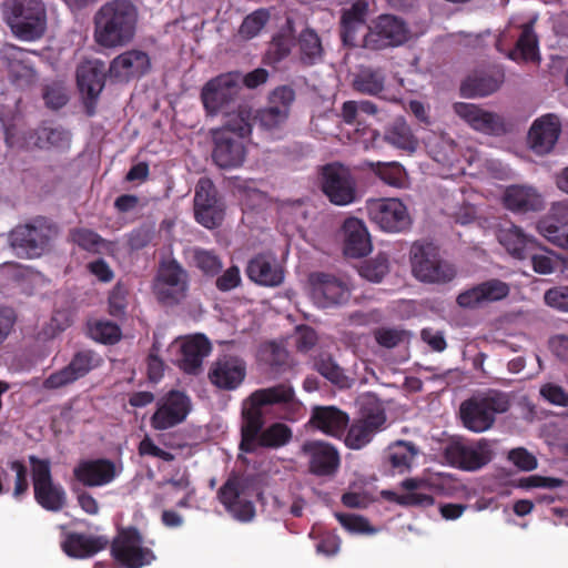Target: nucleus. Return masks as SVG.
I'll use <instances>...</instances> for the list:
<instances>
[{
	"mask_svg": "<svg viewBox=\"0 0 568 568\" xmlns=\"http://www.w3.org/2000/svg\"><path fill=\"white\" fill-rule=\"evenodd\" d=\"M95 42L106 49L130 43L136 30L138 10L129 0H112L99 8L93 17Z\"/></svg>",
	"mask_w": 568,
	"mask_h": 568,
	"instance_id": "nucleus-1",
	"label": "nucleus"
},
{
	"mask_svg": "<svg viewBox=\"0 0 568 568\" xmlns=\"http://www.w3.org/2000/svg\"><path fill=\"white\" fill-rule=\"evenodd\" d=\"M246 106L237 108L236 113H227L222 126L213 129L212 160L222 170L240 168L246 156L245 139L251 134Z\"/></svg>",
	"mask_w": 568,
	"mask_h": 568,
	"instance_id": "nucleus-2",
	"label": "nucleus"
},
{
	"mask_svg": "<svg viewBox=\"0 0 568 568\" xmlns=\"http://www.w3.org/2000/svg\"><path fill=\"white\" fill-rule=\"evenodd\" d=\"M3 20L22 41H37L47 30V10L42 0H4Z\"/></svg>",
	"mask_w": 568,
	"mask_h": 568,
	"instance_id": "nucleus-3",
	"label": "nucleus"
},
{
	"mask_svg": "<svg viewBox=\"0 0 568 568\" xmlns=\"http://www.w3.org/2000/svg\"><path fill=\"white\" fill-rule=\"evenodd\" d=\"M59 227L43 216L19 224L8 235L10 247L18 257L36 258L50 250L51 242L58 236Z\"/></svg>",
	"mask_w": 568,
	"mask_h": 568,
	"instance_id": "nucleus-4",
	"label": "nucleus"
},
{
	"mask_svg": "<svg viewBox=\"0 0 568 568\" xmlns=\"http://www.w3.org/2000/svg\"><path fill=\"white\" fill-rule=\"evenodd\" d=\"M295 100V91L288 85L276 88L268 98L266 106L253 110L248 104L237 105L246 106L251 115L246 122L251 126H256L266 138H278L288 120L291 106Z\"/></svg>",
	"mask_w": 568,
	"mask_h": 568,
	"instance_id": "nucleus-5",
	"label": "nucleus"
},
{
	"mask_svg": "<svg viewBox=\"0 0 568 568\" xmlns=\"http://www.w3.org/2000/svg\"><path fill=\"white\" fill-rule=\"evenodd\" d=\"M264 413L242 416L240 450L252 454L257 448H280L293 437L292 429L284 423H273L265 429Z\"/></svg>",
	"mask_w": 568,
	"mask_h": 568,
	"instance_id": "nucleus-6",
	"label": "nucleus"
},
{
	"mask_svg": "<svg viewBox=\"0 0 568 568\" xmlns=\"http://www.w3.org/2000/svg\"><path fill=\"white\" fill-rule=\"evenodd\" d=\"M265 406H280L281 418L287 420L297 419L303 410V404L296 397L294 387L290 383H280L254 390L244 400L242 416H250L251 413H264L263 407Z\"/></svg>",
	"mask_w": 568,
	"mask_h": 568,
	"instance_id": "nucleus-7",
	"label": "nucleus"
},
{
	"mask_svg": "<svg viewBox=\"0 0 568 568\" xmlns=\"http://www.w3.org/2000/svg\"><path fill=\"white\" fill-rule=\"evenodd\" d=\"M412 272L424 283L445 284L456 276L455 267L443 260L433 243H413L410 251Z\"/></svg>",
	"mask_w": 568,
	"mask_h": 568,
	"instance_id": "nucleus-8",
	"label": "nucleus"
},
{
	"mask_svg": "<svg viewBox=\"0 0 568 568\" xmlns=\"http://www.w3.org/2000/svg\"><path fill=\"white\" fill-rule=\"evenodd\" d=\"M510 403L507 395L493 393L484 397H471L462 403L459 414L464 426L475 433L489 429L496 414L509 409Z\"/></svg>",
	"mask_w": 568,
	"mask_h": 568,
	"instance_id": "nucleus-9",
	"label": "nucleus"
},
{
	"mask_svg": "<svg viewBox=\"0 0 568 568\" xmlns=\"http://www.w3.org/2000/svg\"><path fill=\"white\" fill-rule=\"evenodd\" d=\"M36 501L48 511H60L67 504L64 488L53 481L51 463L34 455L29 456Z\"/></svg>",
	"mask_w": 568,
	"mask_h": 568,
	"instance_id": "nucleus-10",
	"label": "nucleus"
},
{
	"mask_svg": "<svg viewBox=\"0 0 568 568\" xmlns=\"http://www.w3.org/2000/svg\"><path fill=\"white\" fill-rule=\"evenodd\" d=\"M111 556L125 568H142L155 560L154 552L143 546V537L134 526L123 527L110 544Z\"/></svg>",
	"mask_w": 568,
	"mask_h": 568,
	"instance_id": "nucleus-11",
	"label": "nucleus"
},
{
	"mask_svg": "<svg viewBox=\"0 0 568 568\" xmlns=\"http://www.w3.org/2000/svg\"><path fill=\"white\" fill-rule=\"evenodd\" d=\"M242 91V79L240 73L221 74L210 80L202 89L201 99L209 114L236 113L237 109L230 111Z\"/></svg>",
	"mask_w": 568,
	"mask_h": 568,
	"instance_id": "nucleus-12",
	"label": "nucleus"
},
{
	"mask_svg": "<svg viewBox=\"0 0 568 568\" xmlns=\"http://www.w3.org/2000/svg\"><path fill=\"white\" fill-rule=\"evenodd\" d=\"M189 273L174 258L162 260L154 278L153 292L159 302L176 305L186 297Z\"/></svg>",
	"mask_w": 568,
	"mask_h": 568,
	"instance_id": "nucleus-13",
	"label": "nucleus"
},
{
	"mask_svg": "<svg viewBox=\"0 0 568 568\" xmlns=\"http://www.w3.org/2000/svg\"><path fill=\"white\" fill-rule=\"evenodd\" d=\"M444 457L450 466L471 471L487 465L493 453L489 442L485 438L475 442L454 439L446 444Z\"/></svg>",
	"mask_w": 568,
	"mask_h": 568,
	"instance_id": "nucleus-14",
	"label": "nucleus"
},
{
	"mask_svg": "<svg viewBox=\"0 0 568 568\" xmlns=\"http://www.w3.org/2000/svg\"><path fill=\"white\" fill-rule=\"evenodd\" d=\"M248 479L231 475L217 490V499L232 517L248 523L255 517V506L247 495Z\"/></svg>",
	"mask_w": 568,
	"mask_h": 568,
	"instance_id": "nucleus-15",
	"label": "nucleus"
},
{
	"mask_svg": "<svg viewBox=\"0 0 568 568\" xmlns=\"http://www.w3.org/2000/svg\"><path fill=\"white\" fill-rule=\"evenodd\" d=\"M369 219L383 231L399 233L409 229L412 219L398 199H371L366 202Z\"/></svg>",
	"mask_w": 568,
	"mask_h": 568,
	"instance_id": "nucleus-16",
	"label": "nucleus"
},
{
	"mask_svg": "<svg viewBox=\"0 0 568 568\" xmlns=\"http://www.w3.org/2000/svg\"><path fill=\"white\" fill-rule=\"evenodd\" d=\"M192 410L191 397L183 390L168 392L156 404L150 418L155 430H166L182 424Z\"/></svg>",
	"mask_w": 568,
	"mask_h": 568,
	"instance_id": "nucleus-17",
	"label": "nucleus"
},
{
	"mask_svg": "<svg viewBox=\"0 0 568 568\" xmlns=\"http://www.w3.org/2000/svg\"><path fill=\"white\" fill-rule=\"evenodd\" d=\"M406 23L394 16L383 14L368 28L363 38V47L371 50H382L388 47H397L408 39Z\"/></svg>",
	"mask_w": 568,
	"mask_h": 568,
	"instance_id": "nucleus-18",
	"label": "nucleus"
},
{
	"mask_svg": "<svg viewBox=\"0 0 568 568\" xmlns=\"http://www.w3.org/2000/svg\"><path fill=\"white\" fill-rule=\"evenodd\" d=\"M311 295L314 303L322 307L343 305L351 298V287L333 274L314 272L308 276Z\"/></svg>",
	"mask_w": 568,
	"mask_h": 568,
	"instance_id": "nucleus-19",
	"label": "nucleus"
},
{
	"mask_svg": "<svg viewBox=\"0 0 568 568\" xmlns=\"http://www.w3.org/2000/svg\"><path fill=\"white\" fill-rule=\"evenodd\" d=\"M194 214L196 221L207 229L220 225L224 217V205L207 178H201L195 185Z\"/></svg>",
	"mask_w": 568,
	"mask_h": 568,
	"instance_id": "nucleus-20",
	"label": "nucleus"
},
{
	"mask_svg": "<svg viewBox=\"0 0 568 568\" xmlns=\"http://www.w3.org/2000/svg\"><path fill=\"white\" fill-rule=\"evenodd\" d=\"M322 191L335 205H346L355 199L351 172L338 163L327 164L322 170Z\"/></svg>",
	"mask_w": 568,
	"mask_h": 568,
	"instance_id": "nucleus-21",
	"label": "nucleus"
},
{
	"mask_svg": "<svg viewBox=\"0 0 568 568\" xmlns=\"http://www.w3.org/2000/svg\"><path fill=\"white\" fill-rule=\"evenodd\" d=\"M361 418H357V450L372 442L373 437L384 428L386 414L381 400L371 394L357 399Z\"/></svg>",
	"mask_w": 568,
	"mask_h": 568,
	"instance_id": "nucleus-22",
	"label": "nucleus"
},
{
	"mask_svg": "<svg viewBox=\"0 0 568 568\" xmlns=\"http://www.w3.org/2000/svg\"><path fill=\"white\" fill-rule=\"evenodd\" d=\"M151 70V58L142 50L132 49L116 55L109 65L108 74L119 83H128Z\"/></svg>",
	"mask_w": 568,
	"mask_h": 568,
	"instance_id": "nucleus-23",
	"label": "nucleus"
},
{
	"mask_svg": "<svg viewBox=\"0 0 568 568\" xmlns=\"http://www.w3.org/2000/svg\"><path fill=\"white\" fill-rule=\"evenodd\" d=\"M72 142V132L61 124L42 122L26 131V144L43 151L67 152Z\"/></svg>",
	"mask_w": 568,
	"mask_h": 568,
	"instance_id": "nucleus-24",
	"label": "nucleus"
},
{
	"mask_svg": "<svg viewBox=\"0 0 568 568\" xmlns=\"http://www.w3.org/2000/svg\"><path fill=\"white\" fill-rule=\"evenodd\" d=\"M246 377V365L240 357H217L207 372L209 382L220 390H235Z\"/></svg>",
	"mask_w": 568,
	"mask_h": 568,
	"instance_id": "nucleus-25",
	"label": "nucleus"
},
{
	"mask_svg": "<svg viewBox=\"0 0 568 568\" xmlns=\"http://www.w3.org/2000/svg\"><path fill=\"white\" fill-rule=\"evenodd\" d=\"M453 110L476 131L491 135H503L508 131L501 115L483 110L475 104L456 102L453 105Z\"/></svg>",
	"mask_w": 568,
	"mask_h": 568,
	"instance_id": "nucleus-26",
	"label": "nucleus"
},
{
	"mask_svg": "<svg viewBox=\"0 0 568 568\" xmlns=\"http://www.w3.org/2000/svg\"><path fill=\"white\" fill-rule=\"evenodd\" d=\"M115 463L109 458L82 459L73 468V477L84 487H102L118 476Z\"/></svg>",
	"mask_w": 568,
	"mask_h": 568,
	"instance_id": "nucleus-27",
	"label": "nucleus"
},
{
	"mask_svg": "<svg viewBox=\"0 0 568 568\" xmlns=\"http://www.w3.org/2000/svg\"><path fill=\"white\" fill-rule=\"evenodd\" d=\"M308 459V471L317 477L335 475L339 466V455L334 446L321 440H308L302 446Z\"/></svg>",
	"mask_w": 568,
	"mask_h": 568,
	"instance_id": "nucleus-28",
	"label": "nucleus"
},
{
	"mask_svg": "<svg viewBox=\"0 0 568 568\" xmlns=\"http://www.w3.org/2000/svg\"><path fill=\"white\" fill-rule=\"evenodd\" d=\"M560 132L561 123L556 114L542 115L534 121L528 131V145L537 155L548 154L554 150Z\"/></svg>",
	"mask_w": 568,
	"mask_h": 568,
	"instance_id": "nucleus-29",
	"label": "nucleus"
},
{
	"mask_svg": "<svg viewBox=\"0 0 568 568\" xmlns=\"http://www.w3.org/2000/svg\"><path fill=\"white\" fill-rule=\"evenodd\" d=\"M509 291L507 283L498 278H491L462 292L456 302L463 308L473 310L485 303L504 300L508 296Z\"/></svg>",
	"mask_w": 568,
	"mask_h": 568,
	"instance_id": "nucleus-30",
	"label": "nucleus"
},
{
	"mask_svg": "<svg viewBox=\"0 0 568 568\" xmlns=\"http://www.w3.org/2000/svg\"><path fill=\"white\" fill-rule=\"evenodd\" d=\"M105 64L99 59L87 60L77 68V83L80 92L95 101L105 84Z\"/></svg>",
	"mask_w": 568,
	"mask_h": 568,
	"instance_id": "nucleus-31",
	"label": "nucleus"
},
{
	"mask_svg": "<svg viewBox=\"0 0 568 568\" xmlns=\"http://www.w3.org/2000/svg\"><path fill=\"white\" fill-rule=\"evenodd\" d=\"M251 281L262 286L275 287L283 283L284 272L272 254H258L246 266Z\"/></svg>",
	"mask_w": 568,
	"mask_h": 568,
	"instance_id": "nucleus-32",
	"label": "nucleus"
},
{
	"mask_svg": "<svg viewBox=\"0 0 568 568\" xmlns=\"http://www.w3.org/2000/svg\"><path fill=\"white\" fill-rule=\"evenodd\" d=\"M110 541L105 536L69 532L61 544L62 550L72 558L92 557L105 549Z\"/></svg>",
	"mask_w": 568,
	"mask_h": 568,
	"instance_id": "nucleus-33",
	"label": "nucleus"
},
{
	"mask_svg": "<svg viewBox=\"0 0 568 568\" xmlns=\"http://www.w3.org/2000/svg\"><path fill=\"white\" fill-rule=\"evenodd\" d=\"M310 423L331 436H342L348 424V416L335 406H315Z\"/></svg>",
	"mask_w": 568,
	"mask_h": 568,
	"instance_id": "nucleus-34",
	"label": "nucleus"
},
{
	"mask_svg": "<svg viewBox=\"0 0 568 568\" xmlns=\"http://www.w3.org/2000/svg\"><path fill=\"white\" fill-rule=\"evenodd\" d=\"M26 51L16 45H4L0 51L1 61L11 77L20 84H30L37 78L34 68L24 59Z\"/></svg>",
	"mask_w": 568,
	"mask_h": 568,
	"instance_id": "nucleus-35",
	"label": "nucleus"
},
{
	"mask_svg": "<svg viewBox=\"0 0 568 568\" xmlns=\"http://www.w3.org/2000/svg\"><path fill=\"white\" fill-rule=\"evenodd\" d=\"M497 239L508 253L519 260L527 258L529 251L536 248V241L511 223L498 229Z\"/></svg>",
	"mask_w": 568,
	"mask_h": 568,
	"instance_id": "nucleus-36",
	"label": "nucleus"
},
{
	"mask_svg": "<svg viewBox=\"0 0 568 568\" xmlns=\"http://www.w3.org/2000/svg\"><path fill=\"white\" fill-rule=\"evenodd\" d=\"M536 229L540 235L554 243L551 236H560L568 231V199L552 203L548 214L539 220Z\"/></svg>",
	"mask_w": 568,
	"mask_h": 568,
	"instance_id": "nucleus-37",
	"label": "nucleus"
},
{
	"mask_svg": "<svg viewBox=\"0 0 568 568\" xmlns=\"http://www.w3.org/2000/svg\"><path fill=\"white\" fill-rule=\"evenodd\" d=\"M91 358L92 357H73L71 363L63 367L62 369L52 373L49 377L43 381V388L45 389H57L87 375L91 368Z\"/></svg>",
	"mask_w": 568,
	"mask_h": 568,
	"instance_id": "nucleus-38",
	"label": "nucleus"
},
{
	"mask_svg": "<svg viewBox=\"0 0 568 568\" xmlns=\"http://www.w3.org/2000/svg\"><path fill=\"white\" fill-rule=\"evenodd\" d=\"M537 17H534L521 26V33L516 47L508 53L511 60L539 61L538 37L534 29Z\"/></svg>",
	"mask_w": 568,
	"mask_h": 568,
	"instance_id": "nucleus-39",
	"label": "nucleus"
},
{
	"mask_svg": "<svg viewBox=\"0 0 568 568\" xmlns=\"http://www.w3.org/2000/svg\"><path fill=\"white\" fill-rule=\"evenodd\" d=\"M384 141L390 145L414 153L418 146V140L413 134L410 126L404 118H396L384 132Z\"/></svg>",
	"mask_w": 568,
	"mask_h": 568,
	"instance_id": "nucleus-40",
	"label": "nucleus"
},
{
	"mask_svg": "<svg viewBox=\"0 0 568 568\" xmlns=\"http://www.w3.org/2000/svg\"><path fill=\"white\" fill-rule=\"evenodd\" d=\"M505 205L514 212L537 211L541 207V199L531 189L511 186L506 191Z\"/></svg>",
	"mask_w": 568,
	"mask_h": 568,
	"instance_id": "nucleus-41",
	"label": "nucleus"
},
{
	"mask_svg": "<svg viewBox=\"0 0 568 568\" xmlns=\"http://www.w3.org/2000/svg\"><path fill=\"white\" fill-rule=\"evenodd\" d=\"M169 352L180 355H209L211 342L201 333L176 337L169 346Z\"/></svg>",
	"mask_w": 568,
	"mask_h": 568,
	"instance_id": "nucleus-42",
	"label": "nucleus"
},
{
	"mask_svg": "<svg viewBox=\"0 0 568 568\" xmlns=\"http://www.w3.org/2000/svg\"><path fill=\"white\" fill-rule=\"evenodd\" d=\"M416 446L410 442L398 440L387 450V460L394 473L403 474L409 470L415 456Z\"/></svg>",
	"mask_w": 568,
	"mask_h": 568,
	"instance_id": "nucleus-43",
	"label": "nucleus"
},
{
	"mask_svg": "<svg viewBox=\"0 0 568 568\" xmlns=\"http://www.w3.org/2000/svg\"><path fill=\"white\" fill-rule=\"evenodd\" d=\"M500 82L488 74L468 77L460 85V93L465 98L486 97L499 89Z\"/></svg>",
	"mask_w": 568,
	"mask_h": 568,
	"instance_id": "nucleus-44",
	"label": "nucleus"
},
{
	"mask_svg": "<svg viewBox=\"0 0 568 568\" xmlns=\"http://www.w3.org/2000/svg\"><path fill=\"white\" fill-rule=\"evenodd\" d=\"M361 169H372L376 175L386 184L395 187H402L405 184L406 172L405 169L397 162H363Z\"/></svg>",
	"mask_w": 568,
	"mask_h": 568,
	"instance_id": "nucleus-45",
	"label": "nucleus"
},
{
	"mask_svg": "<svg viewBox=\"0 0 568 568\" xmlns=\"http://www.w3.org/2000/svg\"><path fill=\"white\" fill-rule=\"evenodd\" d=\"M359 112L365 113L367 115H372L373 119L378 114V108L377 105L369 101V100H357V135L361 133L362 135L369 134V138L362 139L361 142L363 143L365 149H369L373 146V142L379 138V132L377 129H369V126L373 124L364 123L359 119Z\"/></svg>",
	"mask_w": 568,
	"mask_h": 568,
	"instance_id": "nucleus-46",
	"label": "nucleus"
},
{
	"mask_svg": "<svg viewBox=\"0 0 568 568\" xmlns=\"http://www.w3.org/2000/svg\"><path fill=\"white\" fill-rule=\"evenodd\" d=\"M301 59L306 64H313L322 57V43L314 30L306 29L300 34L298 39Z\"/></svg>",
	"mask_w": 568,
	"mask_h": 568,
	"instance_id": "nucleus-47",
	"label": "nucleus"
},
{
	"mask_svg": "<svg viewBox=\"0 0 568 568\" xmlns=\"http://www.w3.org/2000/svg\"><path fill=\"white\" fill-rule=\"evenodd\" d=\"M192 261L194 265L206 276L217 275L223 263L221 258L213 252L200 247H194L191 251Z\"/></svg>",
	"mask_w": 568,
	"mask_h": 568,
	"instance_id": "nucleus-48",
	"label": "nucleus"
},
{
	"mask_svg": "<svg viewBox=\"0 0 568 568\" xmlns=\"http://www.w3.org/2000/svg\"><path fill=\"white\" fill-rule=\"evenodd\" d=\"M388 272L387 257L378 254L375 258L366 260L357 265V273L365 280L379 283Z\"/></svg>",
	"mask_w": 568,
	"mask_h": 568,
	"instance_id": "nucleus-49",
	"label": "nucleus"
},
{
	"mask_svg": "<svg viewBox=\"0 0 568 568\" xmlns=\"http://www.w3.org/2000/svg\"><path fill=\"white\" fill-rule=\"evenodd\" d=\"M384 88V75L379 70L361 67L357 71V91L376 94Z\"/></svg>",
	"mask_w": 568,
	"mask_h": 568,
	"instance_id": "nucleus-50",
	"label": "nucleus"
},
{
	"mask_svg": "<svg viewBox=\"0 0 568 568\" xmlns=\"http://www.w3.org/2000/svg\"><path fill=\"white\" fill-rule=\"evenodd\" d=\"M70 237L81 248L92 253H99L101 247L105 245V240L89 229H73L70 231Z\"/></svg>",
	"mask_w": 568,
	"mask_h": 568,
	"instance_id": "nucleus-51",
	"label": "nucleus"
},
{
	"mask_svg": "<svg viewBox=\"0 0 568 568\" xmlns=\"http://www.w3.org/2000/svg\"><path fill=\"white\" fill-rule=\"evenodd\" d=\"M336 240L342 243L343 255L347 260L355 258V217H347L336 233Z\"/></svg>",
	"mask_w": 568,
	"mask_h": 568,
	"instance_id": "nucleus-52",
	"label": "nucleus"
},
{
	"mask_svg": "<svg viewBox=\"0 0 568 568\" xmlns=\"http://www.w3.org/2000/svg\"><path fill=\"white\" fill-rule=\"evenodd\" d=\"M42 98L47 108L59 110L69 101L67 88L60 82H53L43 87Z\"/></svg>",
	"mask_w": 568,
	"mask_h": 568,
	"instance_id": "nucleus-53",
	"label": "nucleus"
},
{
	"mask_svg": "<svg viewBox=\"0 0 568 568\" xmlns=\"http://www.w3.org/2000/svg\"><path fill=\"white\" fill-rule=\"evenodd\" d=\"M268 13L265 10H256L248 14L242 22L239 33L244 39H252L258 34L268 20Z\"/></svg>",
	"mask_w": 568,
	"mask_h": 568,
	"instance_id": "nucleus-54",
	"label": "nucleus"
},
{
	"mask_svg": "<svg viewBox=\"0 0 568 568\" xmlns=\"http://www.w3.org/2000/svg\"><path fill=\"white\" fill-rule=\"evenodd\" d=\"M317 371L322 376L339 387L348 386V378L343 368L333 362V357L322 358L317 363Z\"/></svg>",
	"mask_w": 568,
	"mask_h": 568,
	"instance_id": "nucleus-55",
	"label": "nucleus"
},
{
	"mask_svg": "<svg viewBox=\"0 0 568 568\" xmlns=\"http://www.w3.org/2000/svg\"><path fill=\"white\" fill-rule=\"evenodd\" d=\"M291 48L292 40L290 38L283 36L273 38L265 53V62L273 65L281 62L290 54Z\"/></svg>",
	"mask_w": 568,
	"mask_h": 568,
	"instance_id": "nucleus-56",
	"label": "nucleus"
},
{
	"mask_svg": "<svg viewBox=\"0 0 568 568\" xmlns=\"http://www.w3.org/2000/svg\"><path fill=\"white\" fill-rule=\"evenodd\" d=\"M90 335L97 342L113 344L120 339L121 331L114 323L98 322L90 327Z\"/></svg>",
	"mask_w": 568,
	"mask_h": 568,
	"instance_id": "nucleus-57",
	"label": "nucleus"
},
{
	"mask_svg": "<svg viewBox=\"0 0 568 568\" xmlns=\"http://www.w3.org/2000/svg\"><path fill=\"white\" fill-rule=\"evenodd\" d=\"M389 496V499L395 501L396 504L400 506H412V507H430L434 505L435 499L429 494H423V493H406L398 495L396 493H387Z\"/></svg>",
	"mask_w": 568,
	"mask_h": 568,
	"instance_id": "nucleus-58",
	"label": "nucleus"
},
{
	"mask_svg": "<svg viewBox=\"0 0 568 568\" xmlns=\"http://www.w3.org/2000/svg\"><path fill=\"white\" fill-rule=\"evenodd\" d=\"M9 467L16 473L13 496L18 498L24 495L29 488L28 469L21 460L10 462Z\"/></svg>",
	"mask_w": 568,
	"mask_h": 568,
	"instance_id": "nucleus-59",
	"label": "nucleus"
},
{
	"mask_svg": "<svg viewBox=\"0 0 568 568\" xmlns=\"http://www.w3.org/2000/svg\"><path fill=\"white\" fill-rule=\"evenodd\" d=\"M242 283L240 268L233 265L225 270L215 281V286L221 292H229L239 287Z\"/></svg>",
	"mask_w": 568,
	"mask_h": 568,
	"instance_id": "nucleus-60",
	"label": "nucleus"
},
{
	"mask_svg": "<svg viewBox=\"0 0 568 568\" xmlns=\"http://www.w3.org/2000/svg\"><path fill=\"white\" fill-rule=\"evenodd\" d=\"M154 237V229L150 225H142L133 230L129 235V246L139 251L148 246Z\"/></svg>",
	"mask_w": 568,
	"mask_h": 568,
	"instance_id": "nucleus-61",
	"label": "nucleus"
},
{
	"mask_svg": "<svg viewBox=\"0 0 568 568\" xmlns=\"http://www.w3.org/2000/svg\"><path fill=\"white\" fill-rule=\"evenodd\" d=\"M545 303L558 311L568 312V286L552 287L544 295Z\"/></svg>",
	"mask_w": 568,
	"mask_h": 568,
	"instance_id": "nucleus-62",
	"label": "nucleus"
},
{
	"mask_svg": "<svg viewBox=\"0 0 568 568\" xmlns=\"http://www.w3.org/2000/svg\"><path fill=\"white\" fill-rule=\"evenodd\" d=\"M508 459L525 471L534 470L537 467L536 457L523 447L511 449L508 454Z\"/></svg>",
	"mask_w": 568,
	"mask_h": 568,
	"instance_id": "nucleus-63",
	"label": "nucleus"
},
{
	"mask_svg": "<svg viewBox=\"0 0 568 568\" xmlns=\"http://www.w3.org/2000/svg\"><path fill=\"white\" fill-rule=\"evenodd\" d=\"M540 395L549 403L558 406H568V394L561 386L548 383L540 388Z\"/></svg>",
	"mask_w": 568,
	"mask_h": 568,
	"instance_id": "nucleus-64",
	"label": "nucleus"
}]
</instances>
